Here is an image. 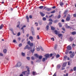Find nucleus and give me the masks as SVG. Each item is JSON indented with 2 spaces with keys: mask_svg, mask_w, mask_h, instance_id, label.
<instances>
[{
  "mask_svg": "<svg viewBox=\"0 0 76 76\" xmlns=\"http://www.w3.org/2000/svg\"><path fill=\"white\" fill-rule=\"evenodd\" d=\"M61 22H63V23L64 22V20L63 19H62L61 20Z\"/></svg>",
  "mask_w": 76,
  "mask_h": 76,
  "instance_id": "680f3d73",
  "label": "nucleus"
},
{
  "mask_svg": "<svg viewBox=\"0 0 76 76\" xmlns=\"http://www.w3.org/2000/svg\"><path fill=\"white\" fill-rule=\"evenodd\" d=\"M26 49H28L29 50L31 49V47H29V46L27 45L24 48V50H26Z\"/></svg>",
  "mask_w": 76,
  "mask_h": 76,
  "instance_id": "f03ea898",
  "label": "nucleus"
},
{
  "mask_svg": "<svg viewBox=\"0 0 76 76\" xmlns=\"http://www.w3.org/2000/svg\"><path fill=\"white\" fill-rule=\"evenodd\" d=\"M68 66H70V61L68 62Z\"/></svg>",
  "mask_w": 76,
  "mask_h": 76,
  "instance_id": "09e8293b",
  "label": "nucleus"
},
{
  "mask_svg": "<svg viewBox=\"0 0 76 76\" xmlns=\"http://www.w3.org/2000/svg\"><path fill=\"white\" fill-rule=\"evenodd\" d=\"M3 51H4V53L5 54V53H6V52H7V50H6V49H5L3 50Z\"/></svg>",
  "mask_w": 76,
  "mask_h": 76,
  "instance_id": "bb28decb",
  "label": "nucleus"
},
{
  "mask_svg": "<svg viewBox=\"0 0 76 76\" xmlns=\"http://www.w3.org/2000/svg\"><path fill=\"white\" fill-rule=\"evenodd\" d=\"M26 58L28 60H30V57H26Z\"/></svg>",
  "mask_w": 76,
  "mask_h": 76,
  "instance_id": "79ce46f5",
  "label": "nucleus"
},
{
  "mask_svg": "<svg viewBox=\"0 0 76 76\" xmlns=\"http://www.w3.org/2000/svg\"><path fill=\"white\" fill-rule=\"evenodd\" d=\"M0 56H3V54L1 53H0Z\"/></svg>",
  "mask_w": 76,
  "mask_h": 76,
  "instance_id": "4d7b16f0",
  "label": "nucleus"
},
{
  "mask_svg": "<svg viewBox=\"0 0 76 76\" xmlns=\"http://www.w3.org/2000/svg\"><path fill=\"white\" fill-rule=\"evenodd\" d=\"M16 40L14 39V40H13V42H16Z\"/></svg>",
  "mask_w": 76,
  "mask_h": 76,
  "instance_id": "e2e57ef3",
  "label": "nucleus"
},
{
  "mask_svg": "<svg viewBox=\"0 0 76 76\" xmlns=\"http://www.w3.org/2000/svg\"><path fill=\"white\" fill-rule=\"evenodd\" d=\"M29 39H30L31 41H33V37L31 36H30L29 37Z\"/></svg>",
  "mask_w": 76,
  "mask_h": 76,
  "instance_id": "9d476101",
  "label": "nucleus"
},
{
  "mask_svg": "<svg viewBox=\"0 0 76 76\" xmlns=\"http://www.w3.org/2000/svg\"><path fill=\"white\" fill-rule=\"evenodd\" d=\"M56 58H58V57H60V55L57 54L56 56Z\"/></svg>",
  "mask_w": 76,
  "mask_h": 76,
  "instance_id": "2f4dec72",
  "label": "nucleus"
},
{
  "mask_svg": "<svg viewBox=\"0 0 76 76\" xmlns=\"http://www.w3.org/2000/svg\"><path fill=\"white\" fill-rule=\"evenodd\" d=\"M60 18H61V15H59L57 17L58 19H60Z\"/></svg>",
  "mask_w": 76,
  "mask_h": 76,
  "instance_id": "473e14b6",
  "label": "nucleus"
},
{
  "mask_svg": "<svg viewBox=\"0 0 76 76\" xmlns=\"http://www.w3.org/2000/svg\"><path fill=\"white\" fill-rule=\"evenodd\" d=\"M49 54H46L45 55V56L46 57V58H48L49 57Z\"/></svg>",
  "mask_w": 76,
  "mask_h": 76,
  "instance_id": "aec40b11",
  "label": "nucleus"
},
{
  "mask_svg": "<svg viewBox=\"0 0 76 76\" xmlns=\"http://www.w3.org/2000/svg\"><path fill=\"white\" fill-rule=\"evenodd\" d=\"M51 40H52V41H54V37H52L51 38Z\"/></svg>",
  "mask_w": 76,
  "mask_h": 76,
  "instance_id": "a19ab883",
  "label": "nucleus"
},
{
  "mask_svg": "<svg viewBox=\"0 0 76 76\" xmlns=\"http://www.w3.org/2000/svg\"><path fill=\"white\" fill-rule=\"evenodd\" d=\"M26 68L27 69V70L28 72H27V71H25L24 72H22V74L24 75H29L30 74V71L29 70V68L28 67V66H26Z\"/></svg>",
  "mask_w": 76,
  "mask_h": 76,
  "instance_id": "f257e3e1",
  "label": "nucleus"
},
{
  "mask_svg": "<svg viewBox=\"0 0 76 76\" xmlns=\"http://www.w3.org/2000/svg\"><path fill=\"white\" fill-rule=\"evenodd\" d=\"M58 25L59 26V27L61 28V27H62V25H61V24L60 23H58Z\"/></svg>",
  "mask_w": 76,
  "mask_h": 76,
  "instance_id": "b1692460",
  "label": "nucleus"
},
{
  "mask_svg": "<svg viewBox=\"0 0 76 76\" xmlns=\"http://www.w3.org/2000/svg\"><path fill=\"white\" fill-rule=\"evenodd\" d=\"M57 22V20H55L54 21V23H56V22Z\"/></svg>",
  "mask_w": 76,
  "mask_h": 76,
  "instance_id": "bf43d9fd",
  "label": "nucleus"
},
{
  "mask_svg": "<svg viewBox=\"0 0 76 76\" xmlns=\"http://www.w3.org/2000/svg\"><path fill=\"white\" fill-rule=\"evenodd\" d=\"M62 29L64 31H65L66 30L65 29V28H64L63 27L62 28Z\"/></svg>",
  "mask_w": 76,
  "mask_h": 76,
  "instance_id": "a18cd8bd",
  "label": "nucleus"
},
{
  "mask_svg": "<svg viewBox=\"0 0 76 76\" xmlns=\"http://www.w3.org/2000/svg\"><path fill=\"white\" fill-rule=\"evenodd\" d=\"M51 29L52 31H54V30H55V28L53 27H51Z\"/></svg>",
  "mask_w": 76,
  "mask_h": 76,
  "instance_id": "c756f323",
  "label": "nucleus"
},
{
  "mask_svg": "<svg viewBox=\"0 0 76 76\" xmlns=\"http://www.w3.org/2000/svg\"><path fill=\"white\" fill-rule=\"evenodd\" d=\"M26 19H27V20H29V17H28V16L27 15L26 16Z\"/></svg>",
  "mask_w": 76,
  "mask_h": 76,
  "instance_id": "603ef678",
  "label": "nucleus"
},
{
  "mask_svg": "<svg viewBox=\"0 0 76 76\" xmlns=\"http://www.w3.org/2000/svg\"><path fill=\"white\" fill-rule=\"evenodd\" d=\"M34 56L35 57H37V58H38V57H39V56L37 54H34Z\"/></svg>",
  "mask_w": 76,
  "mask_h": 76,
  "instance_id": "4be33fe9",
  "label": "nucleus"
},
{
  "mask_svg": "<svg viewBox=\"0 0 76 76\" xmlns=\"http://www.w3.org/2000/svg\"><path fill=\"white\" fill-rule=\"evenodd\" d=\"M30 19H32V16L31 15H30L29 16Z\"/></svg>",
  "mask_w": 76,
  "mask_h": 76,
  "instance_id": "8fccbe9b",
  "label": "nucleus"
},
{
  "mask_svg": "<svg viewBox=\"0 0 76 76\" xmlns=\"http://www.w3.org/2000/svg\"><path fill=\"white\" fill-rule=\"evenodd\" d=\"M57 44H55L54 47V48L55 50H57Z\"/></svg>",
  "mask_w": 76,
  "mask_h": 76,
  "instance_id": "dca6fc26",
  "label": "nucleus"
},
{
  "mask_svg": "<svg viewBox=\"0 0 76 76\" xmlns=\"http://www.w3.org/2000/svg\"><path fill=\"white\" fill-rule=\"evenodd\" d=\"M32 74L33 76H35V75H37V73L35 72H33Z\"/></svg>",
  "mask_w": 76,
  "mask_h": 76,
  "instance_id": "1a4fd4ad",
  "label": "nucleus"
},
{
  "mask_svg": "<svg viewBox=\"0 0 76 76\" xmlns=\"http://www.w3.org/2000/svg\"><path fill=\"white\" fill-rule=\"evenodd\" d=\"M27 44H28L30 46V47H32V46H33V45H34V44L32 43H31V42L30 41H28L27 43Z\"/></svg>",
  "mask_w": 76,
  "mask_h": 76,
  "instance_id": "7ed1b4c3",
  "label": "nucleus"
},
{
  "mask_svg": "<svg viewBox=\"0 0 76 76\" xmlns=\"http://www.w3.org/2000/svg\"><path fill=\"white\" fill-rule=\"evenodd\" d=\"M73 16L74 17H75V18L76 17V14H74L73 15Z\"/></svg>",
  "mask_w": 76,
  "mask_h": 76,
  "instance_id": "13d9d810",
  "label": "nucleus"
},
{
  "mask_svg": "<svg viewBox=\"0 0 76 76\" xmlns=\"http://www.w3.org/2000/svg\"><path fill=\"white\" fill-rule=\"evenodd\" d=\"M66 28L68 29H69V28H70V29H72V27L68 26H66Z\"/></svg>",
  "mask_w": 76,
  "mask_h": 76,
  "instance_id": "f3484780",
  "label": "nucleus"
},
{
  "mask_svg": "<svg viewBox=\"0 0 76 76\" xmlns=\"http://www.w3.org/2000/svg\"><path fill=\"white\" fill-rule=\"evenodd\" d=\"M56 73H54V75H53V76H56Z\"/></svg>",
  "mask_w": 76,
  "mask_h": 76,
  "instance_id": "338daca9",
  "label": "nucleus"
},
{
  "mask_svg": "<svg viewBox=\"0 0 76 76\" xmlns=\"http://www.w3.org/2000/svg\"><path fill=\"white\" fill-rule=\"evenodd\" d=\"M69 39L70 41H72L73 40V39L72 37H71L69 38Z\"/></svg>",
  "mask_w": 76,
  "mask_h": 76,
  "instance_id": "412c9836",
  "label": "nucleus"
},
{
  "mask_svg": "<svg viewBox=\"0 0 76 76\" xmlns=\"http://www.w3.org/2000/svg\"><path fill=\"white\" fill-rule=\"evenodd\" d=\"M21 55L22 56H25V53L22 52L21 53Z\"/></svg>",
  "mask_w": 76,
  "mask_h": 76,
  "instance_id": "c85d7f7f",
  "label": "nucleus"
},
{
  "mask_svg": "<svg viewBox=\"0 0 76 76\" xmlns=\"http://www.w3.org/2000/svg\"><path fill=\"white\" fill-rule=\"evenodd\" d=\"M32 34L33 35H35V31H34V30L33 31H32Z\"/></svg>",
  "mask_w": 76,
  "mask_h": 76,
  "instance_id": "393cba45",
  "label": "nucleus"
},
{
  "mask_svg": "<svg viewBox=\"0 0 76 76\" xmlns=\"http://www.w3.org/2000/svg\"><path fill=\"white\" fill-rule=\"evenodd\" d=\"M67 10H65V11L64 12V14L66 15V14L67 13Z\"/></svg>",
  "mask_w": 76,
  "mask_h": 76,
  "instance_id": "58836bf2",
  "label": "nucleus"
},
{
  "mask_svg": "<svg viewBox=\"0 0 76 76\" xmlns=\"http://www.w3.org/2000/svg\"><path fill=\"white\" fill-rule=\"evenodd\" d=\"M21 65H22L21 63L19 62L17 64V65L15 66V67H20Z\"/></svg>",
  "mask_w": 76,
  "mask_h": 76,
  "instance_id": "20e7f679",
  "label": "nucleus"
},
{
  "mask_svg": "<svg viewBox=\"0 0 76 76\" xmlns=\"http://www.w3.org/2000/svg\"><path fill=\"white\" fill-rule=\"evenodd\" d=\"M37 51H39L40 50V49L39 48H37Z\"/></svg>",
  "mask_w": 76,
  "mask_h": 76,
  "instance_id": "3c124183",
  "label": "nucleus"
},
{
  "mask_svg": "<svg viewBox=\"0 0 76 76\" xmlns=\"http://www.w3.org/2000/svg\"><path fill=\"white\" fill-rule=\"evenodd\" d=\"M55 12V10H53V11L51 12H50L51 13H54Z\"/></svg>",
  "mask_w": 76,
  "mask_h": 76,
  "instance_id": "49530a36",
  "label": "nucleus"
},
{
  "mask_svg": "<svg viewBox=\"0 0 76 76\" xmlns=\"http://www.w3.org/2000/svg\"><path fill=\"white\" fill-rule=\"evenodd\" d=\"M31 64H34V62L33 61H31Z\"/></svg>",
  "mask_w": 76,
  "mask_h": 76,
  "instance_id": "69168bd1",
  "label": "nucleus"
},
{
  "mask_svg": "<svg viewBox=\"0 0 76 76\" xmlns=\"http://www.w3.org/2000/svg\"><path fill=\"white\" fill-rule=\"evenodd\" d=\"M42 56H39V59H42Z\"/></svg>",
  "mask_w": 76,
  "mask_h": 76,
  "instance_id": "f704fd0d",
  "label": "nucleus"
},
{
  "mask_svg": "<svg viewBox=\"0 0 76 76\" xmlns=\"http://www.w3.org/2000/svg\"><path fill=\"white\" fill-rule=\"evenodd\" d=\"M49 21L50 22H53V20L51 18H50L49 19Z\"/></svg>",
  "mask_w": 76,
  "mask_h": 76,
  "instance_id": "ea45409f",
  "label": "nucleus"
},
{
  "mask_svg": "<svg viewBox=\"0 0 76 76\" xmlns=\"http://www.w3.org/2000/svg\"><path fill=\"white\" fill-rule=\"evenodd\" d=\"M59 37H63V35L62 34H58Z\"/></svg>",
  "mask_w": 76,
  "mask_h": 76,
  "instance_id": "cd10ccee",
  "label": "nucleus"
},
{
  "mask_svg": "<svg viewBox=\"0 0 76 76\" xmlns=\"http://www.w3.org/2000/svg\"><path fill=\"white\" fill-rule=\"evenodd\" d=\"M31 51L32 53H33L34 52V51H35V48H33V50H30Z\"/></svg>",
  "mask_w": 76,
  "mask_h": 76,
  "instance_id": "6ab92c4d",
  "label": "nucleus"
},
{
  "mask_svg": "<svg viewBox=\"0 0 76 76\" xmlns=\"http://www.w3.org/2000/svg\"><path fill=\"white\" fill-rule=\"evenodd\" d=\"M52 9L50 8H47L45 9L46 10H47V11H50Z\"/></svg>",
  "mask_w": 76,
  "mask_h": 76,
  "instance_id": "ddd939ff",
  "label": "nucleus"
},
{
  "mask_svg": "<svg viewBox=\"0 0 76 76\" xmlns=\"http://www.w3.org/2000/svg\"><path fill=\"white\" fill-rule=\"evenodd\" d=\"M31 59L32 60H35V58H34V56L31 57Z\"/></svg>",
  "mask_w": 76,
  "mask_h": 76,
  "instance_id": "c9c22d12",
  "label": "nucleus"
},
{
  "mask_svg": "<svg viewBox=\"0 0 76 76\" xmlns=\"http://www.w3.org/2000/svg\"><path fill=\"white\" fill-rule=\"evenodd\" d=\"M20 22H18V24L17 25V27H19V26L20 25Z\"/></svg>",
  "mask_w": 76,
  "mask_h": 76,
  "instance_id": "4c0bfd02",
  "label": "nucleus"
},
{
  "mask_svg": "<svg viewBox=\"0 0 76 76\" xmlns=\"http://www.w3.org/2000/svg\"><path fill=\"white\" fill-rule=\"evenodd\" d=\"M71 34H72V35H75V34H76V32L75 31L72 32L71 33Z\"/></svg>",
  "mask_w": 76,
  "mask_h": 76,
  "instance_id": "4468645a",
  "label": "nucleus"
},
{
  "mask_svg": "<svg viewBox=\"0 0 76 76\" xmlns=\"http://www.w3.org/2000/svg\"><path fill=\"white\" fill-rule=\"evenodd\" d=\"M74 56H75V52H73L70 55V57L73 58Z\"/></svg>",
  "mask_w": 76,
  "mask_h": 76,
  "instance_id": "423d86ee",
  "label": "nucleus"
},
{
  "mask_svg": "<svg viewBox=\"0 0 76 76\" xmlns=\"http://www.w3.org/2000/svg\"><path fill=\"white\" fill-rule=\"evenodd\" d=\"M52 56H53V54L52 53H51L50 54V56L52 57Z\"/></svg>",
  "mask_w": 76,
  "mask_h": 76,
  "instance_id": "0e129e2a",
  "label": "nucleus"
},
{
  "mask_svg": "<svg viewBox=\"0 0 76 76\" xmlns=\"http://www.w3.org/2000/svg\"><path fill=\"white\" fill-rule=\"evenodd\" d=\"M56 8V7L55 6H53V7H52V9H55Z\"/></svg>",
  "mask_w": 76,
  "mask_h": 76,
  "instance_id": "774afa93",
  "label": "nucleus"
},
{
  "mask_svg": "<svg viewBox=\"0 0 76 76\" xmlns=\"http://www.w3.org/2000/svg\"><path fill=\"white\" fill-rule=\"evenodd\" d=\"M3 26H4V25L3 24H1L0 26V29H1Z\"/></svg>",
  "mask_w": 76,
  "mask_h": 76,
  "instance_id": "a211bd4d",
  "label": "nucleus"
},
{
  "mask_svg": "<svg viewBox=\"0 0 76 76\" xmlns=\"http://www.w3.org/2000/svg\"><path fill=\"white\" fill-rule=\"evenodd\" d=\"M53 15H51L49 16V18H51V17H52Z\"/></svg>",
  "mask_w": 76,
  "mask_h": 76,
  "instance_id": "052dcab7",
  "label": "nucleus"
},
{
  "mask_svg": "<svg viewBox=\"0 0 76 76\" xmlns=\"http://www.w3.org/2000/svg\"><path fill=\"white\" fill-rule=\"evenodd\" d=\"M73 70L74 71H76V66H75L73 68Z\"/></svg>",
  "mask_w": 76,
  "mask_h": 76,
  "instance_id": "72a5a7b5",
  "label": "nucleus"
},
{
  "mask_svg": "<svg viewBox=\"0 0 76 76\" xmlns=\"http://www.w3.org/2000/svg\"><path fill=\"white\" fill-rule=\"evenodd\" d=\"M48 28H49V26H47L46 28L47 29V30H48Z\"/></svg>",
  "mask_w": 76,
  "mask_h": 76,
  "instance_id": "864d4df0",
  "label": "nucleus"
},
{
  "mask_svg": "<svg viewBox=\"0 0 76 76\" xmlns=\"http://www.w3.org/2000/svg\"><path fill=\"white\" fill-rule=\"evenodd\" d=\"M70 20V15H68L66 19V21H69Z\"/></svg>",
  "mask_w": 76,
  "mask_h": 76,
  "instance_id": "39448f33",
  "label": "nucleus"
},
{
  "mask_svg": "<svg viewBox=\"0 0 76 76\" xmlns=\"http://www.w3.org/2000/svg\"><path fill=\"white\" fill-rule=\"evenodd\" d=\"M40 15L42 17H43V16H45V14H44V13L42 12H41L40 13Z\"/></svg>",
  "mask_w": 76,
  "mask_h": 76,
  "instance_id": "2eb2a0df",
  "label": "nucleus"
},
{
  "mask_svg": "<svg viewBox=\"0 0 76 76\" xmlns=\"http://www.w3.org/2000/svg\"><path fill=\"white\" fill-rule=\"evenodd\" d=\"M20 33L19 32L18 33V36H20Z\"/></svg>",
  "mask_w": 76,
  "mask_h": 76,
  "instance_id": "5fc2aeb1",
  "label": "nucleus"
},
{
  "mask_svg": "<svg viewBox=\"0 0 76 76\" xmlns=\"http://www.w3.org/2000/svg\"><path fill=\"white\" fill-rule=\"evenodd\" d=\"M54 33L56 35H58V34H59V32H58V31L57 30H55L54 31Z\"/></svg>",
  "mask_w": 76,
  "mask_h": 76,
  "instance_id": "6e6552de",
  "label": "nucleus"
},
{
  "mask_svg": "<svg viewBox=\"0 0 76 76\" xmlns=\"http://www.w3.org/2000/svg\"><path fill=\"white\" fill-rule=\"evenodd\" d=\"M67 65V62H65L63 64V67H65Z\"/></svg>",
  "mask_w": 76,
  "mask_h": 76,
  "instance_id": "f8f14e48",
  "label": "nucleus"
},
{
  "mask_svg": "<svg viewBox=\"0 0 76 76\" xmlns=\"http://www.w3.org/2000/svg\"><path fill=\"white\" fill-rule=\"evenodd\" d=\"M59 4L60 6L62 7V6H63V5H64V4L62 2H60L59 3Z\"/></svg>",
  "mask_w": 76,
  "mask_h": 76,
  "instance_id": "9b49d317",
  "label": "nucleus"
},
{
  "mask_svg": "<svg viewBox=\"0 0 76 76\" xmlns=\"http://www.w3.org/2000/svg\"><path fill=\"white\" fill-rule=\"evenodd\" d=\"M45 61V58H43V59H42V61L43 62Z\"/></svg>",
  "mask_w": 76,
  "mask_h": 76,
  "instance_id": "c03bdc74",
  "label": "nucleus"
},
{
  "mask_svg": "<svg viewBox=\"0 0 76 76\" xmlns=\"http://www.w3.org/2000/svg\"><path fill=\"white\" fill-rule=\"evenodd\" d=\"M22 43H20L19 44V47H22Z\"/></svg>",
  "mask_w": 76,
  "mask_h": 76,
  "instance_id": "de8ad7c7",
  "label": "nucleus"
},
{
  "mask_svg": "<svg viewBox=\"0 0 76 76\" xmlns=\"http://www.w3.org/2000/svg\"><path fill=\"white\" fill-rule=\"evenodd\" d=\"M64 76H68V73H66V75L64 74Z\"/></svg>",
  "mask_w": 76,
  "mask_h": 76,
  "instance_id": "6e6d98bb",
  "label": "nucleus"
},
{
  "mask_svg": "<svg viewBox=\"0 0 76 76\" xmlns=\"http://www.w3.org/2000/svg\"><path fill=\"white\" fill-rule=\"evenodd\" d=\"M61 67V66H60V65H58L57 66V69H59Z\"/></svg>",
  "mask_w": 76,
  "mask_h": 76,
  "instance_id": "a878e982",
  "label": "nucleus"
},
{
  "mask_svg": "<svg viewBox=\"0 0 76 76\" xmlns=\"http://www.w3.org/2000/svg\"><path fill=\"white\" fill-rule=\"evenodd\" d=\"M67 49L68 50H72V47L70 45H69L67 47Z\"/></svg>",
  "mask_w": 76,
  "mask_h": 76,
  "instance_id": "0eeeda50",
  "label": "nucleus"
},
{
  "mask_svg": "<svg viewBox=\"0 0 76 76\" xmlns=\"http://www.w3.org/2000/svg\"><path fill=\"white\" fill-rule=\"evenodd\" d=\"M46 18L45 17L43 18V20L45 21L46 20Z\"/></svg>",
  "mask_w": 76,
  "mask_h": 76,
  "instance_id": "37998d69",
  "label": "nucleus"
},
{
  "mask_svg": "<svg viewBox=\"0 0 76 76\" xmlns=\"http://www.w3.org/2000/svg\"><path fill=\"white\" fill-rule=\"evenodd\" d=\"M67 58V56H64V60H66Z\"/></svg>",
  "mask_w": 76,
  "mask_h": 76,
  "instance_id": "7c9ffc66",
  "label": "nucleus"
},
{
  "mask_svg": "<svg viewBox=\"0 0 76 76\" xmlns=\"http://www.w3.org/2000/svg\"><path fill=\"white\" fill-rule=\"evenodd\" d=\"M25 27H26V26H25V25L24 26H23L21 28V29H23V28H25Z\"/></svg>",
  "mask_w": 76,
  "mask_h": 76,
  "instance_id": "e433bc0d",
  "label": "nucleus"
},
{
  "mask_svg": "<svg viewBox=\"0 0 76 76\" xmlns=\"http://www.w3.org/2000/svg\"><path fill=\"white\" fill-rule=\"evenodd\" d=\"M43 7H44V6H41L39 7L38 8H39V9H42Z\"/></svg>",
  "mask_w": 76,
  "mask_h": 76,
  "instance_id": "5701e85b",
  "label": "nucleus"
}]
</instances>
